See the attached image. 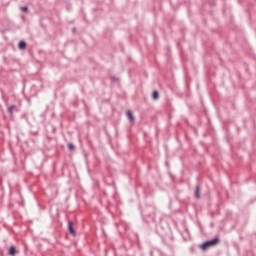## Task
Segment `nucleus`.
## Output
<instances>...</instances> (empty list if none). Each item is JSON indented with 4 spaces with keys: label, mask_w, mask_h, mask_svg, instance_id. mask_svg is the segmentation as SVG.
<instances>
[{
    "label": "nucleus",
    "mask_w": 256,
    "mask_h": 256,
    "mask_svg": "<svg viewBox=\"0 0 256 256\" xmlns=\"http://www.w3.org/2000/svg\"><path fill=\"white\" fill-rule=\"evenodd\" d=\"M18 48L21 49V50L26 49L27 48V43L25 41H23V40L20 41L18 43Z\"/></svg>",
    "instance_id": "7"
},
{
    "label": "nucleus",
    "mask_w": 256,
    "mask_h": 256,
    "mask_svg": "<svg viewBox=\"0 0 256 256\" xmlns=\"http://www.w3.org/2000/svg\"><path fill=\"white\" fill-rule=\"evenodd\" d=\"M72 31H75V28H73V30Z\"/></svg>",
    "instance_id": "11"
},
{
    "label": "nucleus",
    "mask_w": 256,
    "mask_h": 256,
    "mask_svg": "<svg viewBox=\"0 0 256 256\" xmlns=\"http://www.w3.org/2000/svg\"><path fill=\"white\" fill-rule=\"evenodd\" d=\"M68 230L71 233V235L75 236V229H73V222L72 221L68 222Z\"/></svg>",
    "instance_id": "6"
},
{
    "label": "nucleus",
    "mask_w": 256,
    "mask_h": 256,
    "mask_svg": "<svg viewBox=\"0 0 256 256\" xmlns=\"http://www.w3.org/2000/svg\"><path fill=\"white\" fill-rule=\"evenodd\" d=\"M126 116L130 123H135V116H133V112H131V110L126 111Z\"/></svg>",
    "instance_id": "3"
},
{
    "label": "nucleus",
    "mask_w": 256,
    "mask_h": 256,
    "mask_svg": "<svg viewBox=\"0 0 256 256\" xmlns=\"http://www.w3.org/2000/svg\"><path fill=\"white\" fill-rule=\"evenodd\" d=\"M217 243H219V238L208 240L200 245V249H202V251H207L210 247H215Z\"/></svg>",
    "instance_id": "1"
},
{
    "label": "nucleus",
    "mask_w": 256,
    "mask_h": 256,
    "mask_svg": "<svg viewBox=\"0 0 256 256\" xmlns=\"http://www.w3.org/2000/svg\"><path fill=\"white\" fill-rule=\"evenodd\" d=\"M68 149H69V151H75V145H73V144H68Z\"/></svg>",
    "instance_id": "9"
},
{
    "label": "nucleus",
    "mask_w": 256,
    "mask_h": 256,
    "mask_svg": "<svg viewBox=\"0 0 256 256\" xmlns=\"http://www.w3.org/2000/svg\"><path fill=\"white\" fill-rule=\"evenodd\" d=\"M8 255L10 256H15L17 255V249L15 248V246H10L8 249Z\"/></svg>",
    "instance_id": "4"
},
{
    "label": "nucleus",
    "mask_w": 256,
    "mask_h": 256,
    "mask_svg": "<svg viewBox=\"0 0 256 256\" xmlns=\"http://www.w3.org/2000/svg\"><path fill=\"white\" fill-rule=\"evenodd\" d=\"M152 99H154V101H157V99H159V92L157 90H154L152 92Z\"/></svg>",
    "instance_id": "8"
},
{
    "label": "nucleus",
    "mask_w": 256,
    "mask_h": 256,
    "mask_svg": "<svg viewBox=\"0 0 256 256\" xmlns=\"http://www.w3.org/2000/svg\"><path fill=\"white\" fill-rule=\"evenodd\" d=\"M28 10V8H27V6H25V7H22V11H27Z\"/></svg>",
    "instance_id": "10"
},
{
    "label": "nucleus",
    "mask_w": 256,
    "mask_h": 256,
    "mask_svg": "<svg viewBox=\"0 0 256 256\" xmlns=\"http://www.w3.org/2000/svg\"><path fill=\"white\" fill-rule=\"evenodd\" d=\"M14 111H19V109L15 105H11L7 108V113L10 115V119H13Z\"/></svg>",
    "instance_id": "2"
},
{
    "label": "nucleus",
    "mask_w": 256,
    "mask_h": 256,
    "mask_svg": "<svg viewBox=\"0 0 256 256\" xmlns=\"http://www.w3.org/2000/svg\"><path fill=\"white\" fill-rule=\"evenodd\" d=\"M201 187L200 186H196L195 188V197L196 199H201Z\"/></svg>",
    "instance_id": "5"
}]
</instances>
